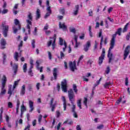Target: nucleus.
<instances>
[{
  "label": "nucleus",
  "mask_w": 130,
  "mask_h": 130,
  "mask_svg": "<svg viewBox=\"0 0 130 130\" xmlns=\"http://www.w3.org/2000/svg\"><path fill=\"white\" fill-rule=\"evenodd\" d=\"M99 26H100V23H99V22H96L95 23V29H97V28H99Z\"/></svg>",
  "instance_id": "obj_55"
},
{
  "label": "nucleus",
  "mask_w": 130,
  "mask_h": 130,
  "mask_svg": "<svg viewBox=\"0 0 130 130\" xmlns=\"http://www.w3.org/2000/svg\"><path fill=\"white\" fill-rule=\"evenodd\" d=\"M7 106L8 108H13V103H12V102H9L7 103Z\"/></svg>",
  "instance_id": "obj_34"
},
{
  "label": "nucleus",
  "mask_w": 130,
  "mask_h": 130,
  "mask_svg": "<svg viewBox=\"0 0 130 130\" xmlns=\"http://www.w3.org/2000/svg\"><path fill=\"white\" fill-rule=\"evenodd\" d=\"M91 26H89V36L90 37H93V34L92 33V31H91Z\"/></svg>",
  "instance_id": "obj_41"
},
{
  "label": "nucleus",
  "mask_w": 130,
  "mask_h": 130,
  "mask_svg": "<svg viewBox=\"0 0 130 130\" xmlns=\"http://www.w3.org/2000/svg\"><path fill=\"white\" fill-rule=\"evenodd\" d=\"M53 75L54 76V78H52L51 80L53 81V80H56L57 78V69L56 68L54 69Z\"/></svg>",
  "instance_id": "obj_19"
},
{
  "label": "nucleus",
  "mask_w": 130,
  "mask_h": 130,
  "mask_svg": "<svg viewBox=\"0 0 130 130\" xmlns=\"http://www.w3.org/2000/svg\"><path fill=\"white\" fill-rule=\"evenodd\" d=\"M0 44L1 49H5V48H6V45L7 44V42L6 41V40H5L4 39H2L1 40Z\"/></svg>",
  "instance_id": "obj_13"
},
{
  "label": "nucleus",
  "mask_w": 130,
  "mask_h": 130,
  "mask_svg": "<svg viewBox=\"0 0 130 130\" xmlns=\"http://www.w3.org/2000/svg\"><path fill=\"white\" fill-rule=\"evenodd\" d=\"M129 50H130V46H127L124 51V60H125L126 59V57H127V55L129 54Z\"/></svg>",
  "instance_id": "obj_10"
},
{
  "label": "nucleus",
  "mask_w": 130,
  "mask_h": 130,
  "mask_svg": "<svg viewBox=\"0 0 130 130\" xmlns=\"http://www.w3.org/2000/svg\"><path fill=\"white\" fill-rule=\"evenodd\" d=\"M35 43H36L35 40H31V46H32V48H35Z\"/></svg>",
  "instance_id": "obj_39"
},
{
  "label": "nucleus",
  "mask_w": 130,
  "mask_h": 130,
  "mask_svg": "<svg viewBox=\"0 0 130 130\" xmlns=\"http://www.w3.org/2000/svg\"><path fill=\"white\" fill-rule=\"evenodd\" d=\"M6 122L7 123H9L10 121V117H9V116L6 115Z\"/></svg>",
  "instance_id": "obj_54"
},
{
  "label": "nucleus",
  "mask_w": 130,
  "mask_h": 130,
  "mask_svg": "<svg viewBox=\"0 0 130 130\" xmlns=\"http://www.w3.org/2000/svg\"><path fill=\"white\" fill-rule=\"evenodd\" d=\"M76 63V61L74 62H70L69 63V67L71 71H72V72H74L75 70H77V66Z\"/></svg>",
  "instance_id": "obj_12"
},
{
  "label": "nucleus",
  "mask_w": 130,
  "mask_h": 130,
  "mask_svg": "<svg viewBox=\"0 0 130 130\" xmlns=\"http://www.w3.org/2000/svg\"><path fill=\"white\" fill-rule=\"evenodd\" d=\"M61 99L63 101V107L64 111H66L67 109V102L66 101V98L62 96Z\"/></svg>",
  "instance_id": "obj_20"
},
{
  "label": "nucleus",
  "mask_w": 130,
  "mask_h": 130,
  "mask_svg": "<svg viewBox=\"0 0 130 130\" xmlns=\"http://www.w3.org/2000/svg\"><path fill=\"white\" fill-rule=\"evenodd\" d=\"M56 39V35H54V37L51 39V40L48 42L47 45L48 47L50 46L52 44V49L55 48V40Z\"/></svg>",
  "instance_id": "obj_7"
},
{
  "label": "nucleus",
  "mask_w": 130,
  "mask_h": 130,
  "mask_svg": "<svg viewBox=\"0 0 130 130\" xmlns=\"http://www.w3.org/2000/svg\"><path fill=\"white\" fill-rule=\"evenodd\" d=\"M82 101L81 99H79L77 101V106L79 107L80 109H82V107L81 105V102Z\"/></svg>",
  "instance_id": "obj_33"
},
{
  "label": "nucleus",
  "mask_w": 130,
  "mask_h": 130,
  "mask_svg": "<svg viewBox=\"0 0 130 130\" xmlns=\"http://www.w3.org/2000/svg\"><path fill=\"white\" fill-rule=\"evenodd\" d=\"M24 130H30V125L28 124Z\"/></svg>",
  "instance_id": "obj_64"
},
{
  "label": "nucleus",
  "mask_w": 130,
  "mask_h": 130,
  "mask_svg": "<svg viewBox=\"0 0 130 130\" xmlns=\"http://www.w3.org/2000/svg\"><path fill=\"white\" fill-rule=\"evenodd\" d=\"M56 113L57 117H59V116H60V112H59V111H56Z\"/></svg>",
  "instance_id": "obj_58"
},
{
  "label": "nucleus",
  "mask_w": 130,
  "mask_h": 130,
  "mask_svg": "<svg viewBox=\"0 0 130 130\" xmlns=\"http://www.w3.org/2000/svg\"><path fill=\"white\" fill-rule=\"evenodd\" d=\"M105 57L104 56H101L99 57V64H100V66H101V64H102V62H103V59H104V58Z\"/></svg>",
  "instance_id": "obj_27"
},
{
  "label": "nucleus",
  "mask_w": 130,
  "mask_h": 130,
  "mask_svg": "<svg viewBox=\"0 0 130 130\" xmlns=\"http://www.w3.org/2000/svg\"><path fill=\"white\" fill-rule=\"evenodd\" d=\"M101 56L105 57V49L104 48H103L102 53Z\"/></svg>",
  "instance_id": "obj_51"
},
{
  "label": "nucleus",
  "mask_w": 130,
  "mask_h": 130,
  "mask_svg": "<svg viewBox=\"0 0 130 130\" xmlns=\"http://www.w3.org/2000/svg\"><path fill=\"white\" fill-rule=\"evenodd\" d=\"M6 83H7V77L6 75H3V77L2 78V89L1 92L0 93V96H3L6 94V92H7V90L5 88V87L6 86Z\"/></svg>",
  "instance_id": "obj_4"
},
{
  "label": "nucleus",
  "mask_w": 130,
  "mask_h": 130,
  "mask_svg": "<svg viewBox=\"0 0 130 130\" xmlns=\"http://www.w3.org/2000/svg\"><path fill=\"white\" fill-rule=\"evenodd\" d=\"M48 56H49V59H51V57H52L51 53H50V52H48Z\"/></svg>",
  "instance_id": "obj_63"
},
{
  "label": "nucleus",
  "mask_w": 130,
  "mask_h": 130,
  "mask_svg": "<svg viewBox=\"0 0 130 130\" xmlns=\"http://www.w3.org/2000/svg\"><path fill=\"white\" fill-rule=\"evenodd\" d=\"M80 39L83 40L85 38V35L84 34H82L81 36L79 37Z\"/></svg>",
  "instance_id": "obj_61"
},
{
  "label": "nucleus",
  "mask_w": 130,
  "mask_h": 130,
  "mask_svg": "<svg viewBox=\"0 0 130 130\" xmlns=\"http://www.w3.org/2000/svg\"><path fill=\"white\" fill-rule=\"evenodd\" d=\"M110 84V83H109V82H106V83L104 85V88H105L106 89H107V88H109Z\"/></svg>",
  "instance_id": "obj_40"
},
{
  "label": "nucleus",
  "mask_w": 130,
  "mask_h": 130,
  "mask_svg": "<svg viewBox=\"0 0 130 130\" xmlns=\"http://www.w3.org/2000/svg\"><path fill=\"white\" fill-rule=\"evenodd\" d=\"M36 64H37V70H38V71H40V73H42L43 72V67H39L40 64H39V61L37 60L36 62Z\"/></svg>",
  "instance_id": "obj_23"
},
{
  "label": "nucleus",
  "mask_w": 130,
  "mask_h": 130,
  "mask_svg": "<svg viewBox=\"0 0 130 130\" xmlns=\"http://www.w3.org/2000/svg\"><path fill=\"white\" fill-rule=\"evenodd\" d=\"M68 81L64 79L61 82V88L64 93L68 92Z\"/></svg>",
  "instance_id": "obj_8"
},
{
  "label": "nucleus",
  "mask_w": 130,
  "mask_h": 130,
  "mask_svg": "<svg viewBox=\"0 0 130 130\" xmlns=\"http://www.w3.org/2000/svg\"><path fill=\"white\" fill-rule=\"evenodd\" d=\"M23 70L24 73H26L27 72V63H25L23 66Z\"/></svg>",
  "instance_id": "obj_36"
},
{
  "label": "nucleus",
  "mask_w": 130,
  "mask_h": 130,
  "mask_svg": "<svg viewBox=\"0 0 130 130\" xmlns=\"http://www.w3.org/2000/svg\"><path fill=\"white\" fill-rule=\"evenodd\" d=\"M34 67V65H30L29 70L28 71V75H29L30 76L33 75V73H32V69H33Z\"/></svg>",
  "instance_id": "obj_28"
},
{
  "label": "nucleus",
  "mask_w": 130,
  "mask_h": 130,
  "mask_svg": "<svg viewBox=\"0 0 130 130\" xmlns=\"http://www.w3.org/2000/svg\"><path fill=\"white\" fill-rule=\"evenodd\" d=\"M53 99H52L51 101H50V107L51 108V111L52 112H53L54 111V109H55V107L56 106V104H53Z\"/></svg>",
  "instance_id": "obj_17"
},
{
  "label": "nucleus",
  "mask_w": 130,
  "mask_h": 130,
  "mask_svg": "<svg viewBox=\"0 0 130 130\" xmlns=\"http://www.w3.org/2000/svg\"><path fill=\"white\" fill-rule=\"evenodd\" d=\"M98 44H99V43H98V42H97V41H95L94 47V49H96V48H97V45H98Z\"/></svg>",
  "instance_id": "obj_56"
},
{
  "label": "nucleus",
  "mask_w": 130,
  "mask_h": 130,
  "mask_svg": "<svg viewBox=\"0 0 130 130\" xmlns=\"http://www.w3.org/2000/svg\"><path fill=\"white\" fill-rule=\"evenodd\" d=\"M19 82H20V79H18L17 81H15L14 85L12 87H13L14 88H16V87H17V85L19 84Z\"/></svg>",
  "instance_id": "obj_32"
},
{
  "label": "nucleus",
  "mask_w": 130,
  "mask_h": 130,
  "mask_svg": "<svg viewBox=\"0 0 130 130\" xmlns=\"http://www.w3.org/2000/svg\"><path fill=\"white\" fill-rule=\"evenodd\" d=\"M19 108H20V101H17V105H16V113L17 114H18V112H19Z\"/></svg>",
  "instance_id": "obj_30"
},
{
  "label": "nucleus",
  "mask_w": 130,
  "mask_h": 130,
  "mask_svg": "<svg viewBox=\"0 0 130 130\" xmlns=\"http://www.w3.org/2000/svg\"><path fill=\"white\" fill-rule=\"evenodd\" d=\"M77 39H78V36L75 35L74 36V41L75 42V47L76 48L79 47V46L80 45V43L78 42Z\"/></svg>",
  "instance_id": "obj_22"
},
{
  "label": "nucleus",
  "mask_w": 130,
  "mask_h": 130,
  "mask_svg": "<svg viewBox=\"0 0 130 130\" xmlns=\"http://www.w3.org/2000/svg\"><path fill=\"white\" fill-rule=\"evenodd\" d=\"M13 70L14 71V75L17 74V72H18V65L17 64H14L13 66Z\"/></svg>",
  "instance_id": "obj_26"
},
{
  "label": "nucleus",
  "mask_w": 130,
  "mask_h": 130,
  "mask_svg": "<svg viewBox=\"0 0 130 130\" xmlns=\"http://www.w3.org/2000/svg\"><path fill=\"white\" fill-rule=\"evenodd\" d=\"M129 25V23H127L124 27V28L122 30L123 33H124V32H126L127 31V26Z\"/></svg>",
  "instance_id": "obj_31"
},
{
  "label": "nucleus",
  "mask_w": 130,
  "mask_h": 130,
  "mask_svg": "<svg viewBox=\"0 0 130 130\" xmlns=\"http://www.w3.org/2000/svg\"><path fill=\"white\" fill-rule=\"evenodd\" d=\"M36 88L37 90H39L40 89V83H38L36 85Z\"/></svg>",
  "instance_id": "obj_57"
},
{
  "label": "nucleus",
  "mask_w": 130,
  "mask_h": 130,
  "mask_svg": "<svg viewBox=\"0 0 130 130\" xmlns=\"http://www.w3.org/2000/svg\"><path fill=\"white\" fill-rule=\"evenodd\" d=\"M36 17L37 19H40V10L38 9L36 11Z\"/></svg>",
  "instance_id": "obj_29"
},
{
  "label": "nucleus",
  "mask_w": 130,
  "mask_h": 130,
  "mask_svg": "<svg viewBox=\"0 0 130 130\" xmlns=\"http://www.w3.org/2000/svg\"><path fill=\"white\" fill-rule=\"evenodd\" d=\"M46 5H47L46 10L47 11V12L45 15V19H47L48 17H49V16L51 15V7H50V6H49V1L48 0L46 1Z\"/></svg>",
  "instance_id": "obj_6"
},
{
  "label": "nucleus",
  "mask_w": 130,
  "mask_h": 130,
  "mask_svg": "<svg viewBox=\"0 0 130 130\" xmlns=\"http://www.w3.org/2000/svg\"><path fill=\"white\" fill-rule=\"evenodd\" d=\"M26 111V107L24 106V102H23L22 105L21 106V115L20 116H22L24 114V112Z\"/></svg>",
  "instance_id": "obj_21"
},
{
  "label": "nucleus",
  "mask_w": 130,
  "mask_h": 130,
  "mask_svg": "<svg viewBox=\"0 0 130 130\" xmlns=\"http://www.w3.org/2000/svg\"><path fill=\"white\" fill-rule=\"evenodd\" d=\"M27 18L28 19L26 20V23H27V25H26V28L27 29V32H25V35H28V34H30V27H31V26H32V14L31 13H29L27 15Z\"/></svg>",
  "instance_id": "obj_3"
},
{
  "label": "nucleus",
  "mask_w": 130,
  "mask_h": 130,
  "mask_svg": "<svg viewBox=\"0 0 130 130\" xmlns=\"http://www.w3.org/2000/svg\"><path fill=\"white\" fill-rule=\"evenodd\" d=\"M122 28L121 27L119 28L116 33L112 36V38L111 40L110 43V47L109 49L108 52V57L109 59V62H111V60H112V53H111V50L113 49V48L114 47V45H115V38H116V35L117 34L119 36H120L121 35V31Z\"/></svg>",
  "instance_id": "obj_1"
},
{
  "label": "nucleus",
  "mask_w": 130,
  "mask_h": 130,
  "mask_svg": "<svg viewBox=\"0 0 130 130\" xmlns=\"http://www.w3.org/2000/svg\"><path fill=\"white\" fill-rule=\"evenodd\" d=\"M91 46V43L90 41H88L86 44L84 46V50L85 51H87L89 50V48H90V46Z\"/></svg>",
  "instance_id": "obj_18"
},
{
  "label": "nucleus",
  "mask_w": 130,
  "mask_h": 130,
  "mask_svg": "<svg viewBox=\"0 0 130 130\" xmlns=\"http://www.w3.org/2000/svg\"><path fill=\"white\" fill-rule=\"evenodd\" d=\"M32 34L35 36H36L37 35V27L35 28L34 31L32 32Z\"/></svg>",
  "instance_id": "obj_44"
},
{
  "label": "nucleus",
  "mask_w": 130,
  "mask_h": 130,
  "mask_svg": "<svg viewBox=\"0 0 130 130\" xmlns=\"http://www.w3.org/2000/svg\"><path fill=\"white\" fill-rule=\"evenodd\" d=\"M29 106L30 108L29 112H32L34 110V102L32 101H29Z\"/></svg>",
  "instance_id": "obj_16"
},
{
  "label": "nucleus",
  "mask_w": 130,
  "mask_h": 130,
  "mask_svg": "<svg viewBox=\"0 0 130 130\" xmlns=\"http://www.w3.org/2000/svg\"><path fill=\"white\" fill-rule=\"evenodd\" d=\"M21 95H24L25 94V86L23 85L21 90Z\"/></svg>",
  "instance_id": "obj_35"
},
{
  "label": "nucleus",
  "mask_w": 130,
  "mask_h": 130,
  "mask_svg": "<svg viewBox=\"0 0 130 130\" xmlns=\"http://www.w3.org/2000/svg\"><path fill=\"white\" fill-rule=\"evenodd\" d=\"M8 12H9V10L7 9H5L2 11V13L4 14H7Z\"/></svg>",
  "instance_id": "obj_43"
},
{
  "label": "nucleus",
  "mask_w": 130,
  "mask_h": 130,
  "mask_svg": "<svg viewBox=\"0 0 130 130\" xmlns=\"http://www.w3.org/2000/svg\"><path fill=\"white\" fill-rule=\"evenodd\" d=\"M78 13H79V5H76L75 6V9H74L73 11V15H74V16H77Z\"/></svg>",
  "instance_id": "obj_25"
},
{
  "label": "nucleus",
  "mask_w": 130,
  "mask_h": 130,
  "mask_svg": "<svg viewBox=\"0 0 130 130\" xmlns=\"http://www.w3.org/2000/svg\"><path fill=\"white\" fill-rule=\"evenodd\" d=\"M3 35L5 37H7V34L8 33L9 26L5 25L3 24Z\"/></svg>",
  "instance_id": "obj_15"
},
{
  "label": "nucleus",
  "mask_w": 130,
  "mask_h": 130,
  "mask_svg": "<svg viewBox=\"0 0 130 130\" xmlns=\"http://www.w3.org/2000/svg\"><path fill=\"white\" fill-rule=\"evenodd\" d=\"M103 41V37H102L101 39V43H100V48L101 49L102 48V42Z\"/></svg>",
  "instance_id": "obj_59"
},
{
  "label": "nucleus",
  "mask_w": 130,
  "mask_h": 130,
  "mask_svg": "<svg viewBox=\"0 0 130 130\" xmlns=\"http://www.w3.org/2000/svg\"><path fill=\"white\" fill-rule=\"evenodd\" d=\"M64 123H67L68 124H73V121L72 120H67L64 122Z\"/></svg>",
  "instance_id": "obj_37"
},
{
  "label": "nucleus",
  "mask_w": 130,
  "mask_h": 130,
  "mask_svg": "<svg viewBox=\"0 0 130 130\" xmlns=\"http://www.w3.org/2000/svg\"><path fill=\"white\" fill-rule=\"evenodd\" d=\"M49 27L48 24H46L45 26L44 27V30H47Z\"/></svg>",
  "instance_id": "obj_50"
},
{
  "label": "nucleus",
  "mask_w": 130,
  "mask_h": 130,
  "mask_svg": "<svg viewBox=\"0 0 130 130\" xmlns=\"http://www.w3.org/2000/svg\"><path fill=\"white\" fill-rule=\"evenodd\" d=\"M13 57L15 61H18L19 57V53H18L17 52H15L14 54Z\"/></svg>",
  "instance_id": "obj_24"
},
{
  "label": "nucleus",
  "mask_w": 130,
  "mask_h": 130,
  "mask_svg": "<svg viewBox=\"0 0 130 130\" xmlns=\"http://www.w3.org/2000/svg\"><path fill=\"white\" fill-rule=\"evenodd\" d=\"M103 127H104V126L103 124L97 126L98 129H102V128H103Z\"/></svg>",
  "instance_id": "obj_52"
},
{
  "label": "nucleus",
  "mask_w": 130,
  "mask_h": 130,
  "mask_svg": "<svg viewBox=\"0 0 130 130\" xmlns=\"http://www.w3.org/2000/svg\"><path fill=\"white\" fill-rule=\"evenodd\" d=\"M42 119V115H39V118H38V121H39V123H40L41 122Z\"/></svg>",
  "instance_id": "obj_48"
},
{
  "label": "nucleus",
  "mask_w": 130,
  "mask_h": 130,
  "mask_svg": "<svg viewBox=\"0 0 130 130\" xmlns=\"http://www.w3.org/2000/svg\"><path fill=\"white\" fill-rule=\"evenodd\" d=\"M59 27L60 29H62L63 31H67L68 27L66 25V23L64 22H59Z\"/></svg>",
  "instance_id": "obj_14"
},
{
  "label": "nucleus",
  "mask_w": 130,
  "mask_h": 130,
  "mask_svg": "<svg viewBox=\"0 0 130 130\" xmlns=\"http://www.w3.org/2000/svg\"><path fill=\"white\" fill-rule=\"evenodd\" d=\"M73 90L76 94L78 93V89H77V85L76 84L73 85Z\"/></svg>",
  "instance_id": "obj_38"
},
{
  "label": "nucleus",
  "mask_w": 130,
  "mask_h": 130,
  "mask_svg": "<svg viewBox=\"0 0 130 130\" xmlns=\"http://www.w3.org/2000/svg\"><path fill=\"white\" fill-rule=\"evenodd\" d=\"M88 15L90 17H92L93 16V11L92 10H90L88 12Z\"/></svg>",
  "instance_id": "obj_53"
},
{
  "label": "nucleus",
  "mask_w": 130,
  "mask_h": 130,
  "mask_svg": "<svg viewBox=\"0 0 130 130\" xmlns=\"http://www.w3.org/2000/svg\"><path fill=\"white\" fill-rule=\"evenodd\" d=\"M50 33H51V31H50V30H46L45 31V34H46V35H49V34H50Z\"/></svg>",
  "instance_id": "obj_62"
},
{
  "label": "nucleus",
  "mask_w": 130,
  "mask_h": 130,
  "mask_svg": "<svg viewBox=\"0 0 130 130\" xmlns=\"http://www.w3.org/2000/svg\"><path fill=\"white\" fill-rule=\"evenodd\" d=\"M14 24L15 25L13 26V30L14 34H16L18 30L21 29V24H20V21L18 19L14 20Z\"/></svg>",
  "instance_id": "obj_5"
},
{
  "label": "nucleus",
  "mask_w": 130,
  "mask_h": 130,
  "mask_svg": "<svg viewBox=\"0 0 130 130\" xmlns=\"http://www.w3.org/2000/svg\"><path fill=\"white\" fill-rule=\"evenodd\" d=\"M68 96L69 98V100L72 105V112H73V116L74 117H75V118H77L78 117V115L77 114V113L76 111H75V109L76 108V105H75V94H74V91H73V89H70L68 91Z\"/></svg>",
  "instance_id": "obj_2"
},
{
  "label": "nucleus",
  "mask_w": 130,
  "mask_h": 130,
  "mask_svg": "<svg viewBox=\"0 0 130 130\" xmlns=\"http://www.w3.org/2000/svg\"><path fill=\"white\" fill-rule=\"evenodd\" d=\"M60 55L61 58H64V54L63 53V52H62V51L60 52Z\"/></svg>",
  "instance_id": "obj_46"
},
{
  "label": "nucleus",
  "mask_w": 130,
  "mask_h": 130,
  "mask_svg": "<svg viewBox=\"0 0 130 130\" xmlns=\"http://www.w3.org/2000/svg\"><path fill=\"white\" fill-rule=\"evenodd\" d=\"M87 101H88V99L86 98H84V104L85 105L86 107H87Z\"/></svg>",
  "instance_id": "obj_47"
},
{
  "label": "nucleus",
  "mask_w": 130,
  "mask_h": 130,
  "mask_svg": "<svg viewBox=\"0 0 130 130\" xmlns=\"http://www.w3.org/2000/svg\"><path fill=\"white\" fill-rule=\"evenodd\" d=\"M112 10H113V8L112 7L109 8L108 10V12L109 14H110L111 12H112Z\"/></svg>",
  "instance_id": "obj_60"
},
{
  "label": "nucleus",
  "mask_w": 130,
  "mask_h": 130,
  "mask_svg": "<svg viewBox=\"0 0 130 130\" xmlns=\"http://www.w3.org/2000/svg\"><path fill=\"white\" fill-rule=\"evenodd\" d=\"M15 88L13 87V85H9L8 86V94L9 95V98L14 94V90H15Z\"/></svg>",
  "instance_id": "obj_11"
},
{
  "label": "nucleus",
  "mask_w": 130,
  "mask_h": 130,
  "mask_svg": "<svg viewBox=\"0 0 130 130\" xmlns=\"http://www.w3.org/2000/svg\"><path fill=\"white\" fill-rule=\"evenodd\" d=\"M4 113V107H1L0 108V115H3V113Z\"/></svg>",
  "instance_id": "obj_49"
},
{
  "label": "nucleus",
  "mask_w": 130,
  "mask_h": 130,
  "mask_svg": "<svg viewBox=\"0 0 130 130\" xmlns=\"http://www.w3.org/2000/svg\"><path fill=\"white\" fill-rule=\"evenodd\" d=\"M110 72V68L109 67H108L107 68V69L106 70V74L108 75V74H109Z\"/></svg>",
  "instance_id": "obj_45"
},
{
  "label": "nucleus",
  "mask_w": 130,
  "mask_h": 130,
  "mask_svg": "<svg viewBox=\"0 0 130 130\" xmlns=\"http://www.w3.org/2000/svg\"><path fill=\"white\" fill-rule=\"evenodd\" d=\"M59 44L61 45L63 48V51H66V48H67V43L61 38H59Z\"/></svg>",
  "instance_id": "obj_9"
},
{
  "label": "nucleus",
  "mask_w": 130,
  "mask_h": 130,
  "mask_svg": "<svg viewBox=\"0 0 130 130\" xmlns=\"http://www.w3.org/2000/svg\"><path fill=\"white\" fill-rule=\"evenodd\" d=\"M70 32L72 33H76V28L74 27H71L70 28Z\"/></svg>",
  "instance_id": "obj_42"
}]
</instances>
